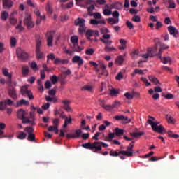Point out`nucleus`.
Listing matches in <instances>:
<instances>
[{
    "mask_svg": "<svg viewBox=\"0 0 179 179\" xmlns=\"http://www.w3.org/2000/svg\"><path fill=\"white\" fill-rule=\"evenodd\" d=\"M50 80L53 85H55L57 82H58V78L57 76H52L50 77Z\"/></svg>",
    "mask_w": 179,
    "mask_h": 179,
    "instance_id": "6e6d98bb",
    "label": "nucleus"
},
{
    "mask_svg": "<svg viewBox=\"0 0 179 179\" xmlns=\"http://www.w3.org/2000/svg\"><path fill=\"white\" fill-rule=\"evenodd\" d=\"M131 120L129 119L128 117H125L124 116L122 122L123 124H129V122H131Z\"/></svg>",
    "mask_w": 179,
    "mask_h": 179,
    "instance_id": "e2e57ef3",
    "label": "nucleus"
},
{
    "mask_svg": "<svg viewBox=\"0 0 179 179\" xmlns=\"http://www.w3.org/2000/svg\"><path fill=\"white\" fill-rule=\"evenodd\" d=\"M71 41L73 43L74 51H76V52H80V51L83 50V47H80L78 44L79 41V37H78V36H71Z\"/></svg>",
    "mask_w": 179,
    "mask_h": 179,
    "instance_id": "6e6552de",
    "label": "nucleus"
},
{
    "mask_svg": "<svg viewBox=\"0 0 179 179\" xmlns=\"http://www.w3.org/2000/svg\"><path fill=\"white\" fill-rule=\"evenodd\" d=\"M21 94H22V96H27L29 100H33V99H34L33 93H31V92L29 90L27 85H24L21 87Z\"/></svg>",
    "mask_w": 179,
    "mask_h": 179,
    "instance_id": "9b49d317",
    "label": "nucleus"
},
{
    "mask_svg": "<svg viewBox=\"0 0 179 179\" xmlns=\"http://www.w3.org/2000/svg\"><path fill=\"white\" fill-rule=\"evenodd\" d=\"M45 89H50V87H51V81L47 80L45 83Z\"/></svg>",
    "mask_w": 179,
    "mask_h": 179,
    "instance_id": "774afa93",
    "label": "nucleus"
},
{
    "mask_svg": "<svg viewBox=\"0 0 179 179\" xmlns=\"http://www.w3.org/2000/svg\"><path fill=\"white\" fill-rule=\"evenodd\" d=\"M7 84L8 85V93L10 96L12 97V99H16L17 98V96L16 95V90L15 88L10 87V85H12V80H9L7 82Z\"/></svg>",
    "mask_w": 179,
    "mask_h": 179,
    "instance_id": "2eb2a0df",
    "label": "nucleus"
},
{
    "mask_svg": "<svg viewBox=\"0 0 179 179\" xmlns=\"http://www.w3.org/2000/svg\"><path fill=\"white\" fill-rule=\"evenodd\" d=\"M134 143H135V141H132L131 143H130V144L127 147V151L134 152Z\"/></svg>",
    "mask_w": 179,
    "mask_h": 179,
    "instance_id": "603ef678",
    "label": "nucleus"
},
{
    "mask_svg": "<svg viewBox=\"0 0 179 179\" xmlns=\"http://www.w3.org/2000/svg\"><path fill=\"white\" fill-rule=\"evenodd\" d=\"M106 8H107V9H117V10H121V9H122V3L116 1L109 6L106 4Z\"/></svg>",
    "mask_w": 179,
    "mask_h": 179,
    "instance_id": "4468645a",
    "label": "nucleus"
},
{
    "mask_svg": "<svg viewBox=\"0 0 179 179\" xmlns=\"http://www.w3.org/2000/svg\"><path fill=\"white\" fill-rule=\"evenodd\" d=\"M29 114L27 110H24L23 109H20L17 112V117L18 120H22L23 124H29V125H36L34 115L33 113H30V117L26 118V115Z\"/></svg>",
    "mask_w": 179,
    "mask_h": 179,
    "instance_id": "f257e3e1",
    "label": "nucleus"
},
{
    "mask_svg": "<svg viewBox=\"0 0 179 179\" xmlns=\"http://www.w3.org/2000/svg\"><path fill=\"white\" fill-rule=\"evenodd\" d=\"M30 72V69H29V66H22V73L23 76H27L29 73Z\"/></svg>",
    "mask_w": 179,
    "mask_h": 179,
    "instance_id": "b1692460",
    "label": "nucleus"
},
{
    "mask_svg": "<svg viewBox=\"0 0 179 179\" xmlns=\"http://www.w3.org/2000/svg\"><path fill=\"white\" fill-rule=\"evenodd\" d=\"M156 45H159L160 49L163 50H167V48H169V46H167V45H164V43H162L160 42L157 43Z\"/></svg>",
    "mask_w": 179,
    "mask_h": 179,
    "instance_id": "c03bdc74",
    "label": "nucleus"
},
{
    "mask_svg": "<svg viewBox=\"0 0 179 179\" xmlns=\"http://www.w3.org/2000/svg\"><path fill=\"white\" fill-rule=\"evenodd\" d=\"M90 36H96V37H99V31L90 30Z\"/></svg>",
    "mask_w": 179,
    "mask_h": 179,
    "instance_id": "69168bd1",
    "label": "nucleus"
},
{
    "mask_svg": "<svg viewBox=\"0 0 179 179\" xmlns=\"http://www.w3.org/2000/svg\"><path fill=\"white\" fill-rule=\"evenodd\" d=\"M9 17V13L6 11H3L1 13V19L3 20V22L6 21V20Z\"/></svg>",
    "mask_w": 179,
    "mask_h": 179,
    "instance_id": "c9c22d12",
    "label": "nucleus"
},
{
    "mask_svg": "<svg viewBox=\"0 0 179 179\" xmlns=\"http://www.w3.org/2000/svg\"><path fill=\"white\" fill-rule=\"evenodd\" d=\"M72 62L78 64V66H82L83 65V59L80 56L76 55L73 57Z\"/></svg>",
    "mask_w": 179,
    "mask_h": 179,
    "instance_id": "a211bd4d",
    "label": "nucleus"
},
{
    "mask_svg": "<svg viewBox=\"0 0 179 179\" xmlns=\"http://www.w3.org/2000/svg\"><path fill=\"white\" fill-rule=\"evenodd\" d=\"M30 103L29 101H26L24 99H21L17 102V107H21V106H29Z\"/></svg>",
    "mask_w": 179,
    "mask_h": 179,
    "instance_id": "bb28decb",
    "label": "nucleus"
},
{
    "mask_svg": "<svg viewBox=\"0 0 179 179\" xmlns=\"http://www.w3.org/2000/svg\"><path fill=\"white\" fill-rule=\"evenodd\" d=\"M148 79H149V80H150V82H152L153 83H155V85H156V86H157L159 85H162V83H160V81H159V80L153 76H148Z\"/></svg>",
    "mask_w": 179,
    "mask_h": 179,
    "instance_id": "5701e85b",
    "label": "nucleus"
},
{
    "mask_svg": "<svg viewBox=\"0 0 179 179\" xmlns=\"http://www.w3.org/2000/svg\"><path fill=\"white\" fill-rule=\"evenodd\" d=\"M62 104H64L63 109L65 110L67 113H72L73 110L71 108L69 104L71 103V101L63 100L62 101Z\"/></svg>",
    "mask_w": 179,
    "mask_h": 179,
    "instance_id": "dca6fc26",
    "label": "nucleus"
},
{
    "mask_svg": "<svg viewBox=\"0 0 179 179\" xmlns=\"http://www.w3.org/2000/svg\"><path fill=\"white\" fill-rule=\"evenodd\" d=\"M120 91L118 90L112 89L110 90V96H118Z\"/></svg>",
    "mask_w": 179,
    "mask_h": 179,
    "instance_id": "ea45409f",
    "label": "nucleus"
},
{
    "mask_svg": "<svg viewBox=\"0 0 179 179\" xmlns=\"http://www.w3.org/2000/svg\"><path fill=\"white\" fill-rule=\"evenodd\" d=\"M155 55H157V47L156 46L148 48L147 54L142 55L141 57L148 59L149 57H155Z\"/></svg>",
    "mask_w": 179,
    "mask_h": 179,
    "instance_id": "1a4fd4ad",
    "label": "nucleus"
},
{
    "mask_svg": "<svg viewBox=\"0 0 179 179\" xmlns=\"http://www.w3.org/2000/svg\"><path fill=\"white\" fill-rule=\"evenodd\" d=\"M90 16H94V19L90 20L91 24H94V26H97V24H106V21L96 20L101 19V14L100 13H90Z\"/></svg>",
    "mask_w": 179,
    "mask_h": 179,
    "instance_id": "20e7f679",
    "label": "nucleus"
},
{
    "mask_svg": "<svg viewBox=\"0 0 179 179\" xmlns=\"http://www.w3.org/2000/svg\"><path fill=\"white\" fill-rule=\"evenodd\" d=\"M85 125H86V121L85 120H82L81 122V128L83 129H89L90 128V127L87 126V127H85Z\"/></svg>",
    "mask_w": 179,
    "mask_h": 179,
    "instance_id": "052dcab7",
    "label": "nucleus"
},
{
    "mask_svg": "<svg viewBox=\"0 0 179 179\" xmlns=\"http://www.w3.org/2000/svg\"><path fill=\"white\" fill-rule=\"evenodd\" d=\"M36 139V136H34V134H28V141H30L31 142H34Z\"/></svg>",
    "mask_w": 179,
    "mask_h": 179,
    "instance_id": "5fc2aeb1",
    "label": "nucleus"
},
{
    "mask_svg": "<svg viewBox=\"0 0 179 179\" xmlns=\"http://www.w3.org/2000/svg\"><path fill=\"white\" fill-rule=\"evenodd\" d=\"M148 122L149 125H151V128L154 132H157V134H161L162 135H164V134H166L167 131H166V129L163 125L160 124L159 126H157L156 123H153V120L149 119L148 120Z\"/></svg>",
    "mask_w": 179,
    "mask_h": 179,
    "instance_id": "7ed1b4c3",
    "label": "nucleus"
},
{
    "mask_svg": "<svg viewBox=\"0 0 179 179\" xmlns=\"http://www.w3.org/2000/svg\"><path fill=\"white\" fill-rule=\"evenodd\" d=\"M55 55H54V53H50L47 55V63L48 64L50 59L51 61H55Z\"/></svg>",
    "mask_w": 179,
    "mask_h": 179,
    "instance_id": "4c0bfd02",
    "label": "nucleus"
},
{
    "mask_svg": "<svg viewBox=\"0 0 179 179\" xmlns=\"http://www.w3.org/2000/svg\"><path fill=\"white\" fill-rule=\"evenodd\" d=\"M124 96L126 97V99H127L128 100H132V99H134V94H130L129 92H126L124 94Z\"/></svg>",
    "mask_w": 179,
    "mask_h": 179,
    "instance_id": "13d9d810",
    "label": "nucleus"
},
{
    "mask_svg": "<svg viewBox=\"0 0 179 179\" xmlns=\"http://www.w3.org/2000/svg\"><path fill=\"white\" fill-rule=\"evenodd\" d=\"M105 51L106 52H112V51H117V49H115L114 47H110L108 45H106Z\"/></svg>",
    "mask_w": 179,
    "mask_h": 179,
    "instance_id": "e433bc0d",
    "label": "nucleus"
},
{
    "mask_svg": "<svg viewBox=\"0 0 179 179\" xmlns=\"http://www.w3.org/2000/svg\"><path fill=\"white\" fill-rule=\"evenodd\" d=\"M15 29L17 30H19V31H23V30H24V27H23V26H22V20H20L19 22V24L15 27Z\"/></svg>",
    "mask_w": 179,
    "mask_h": 179,
    "instance_id": "3c124183",
    "label": "nucleus"
},
{
    "mask_svg": "<svg viewBox=\"0 0 179 179\" xmlns=\"http://www.w3.org/2000/svg\"><path fill=\"white\" fill-rule=\"evenodd\" d=\"M115 135L116 136H121L122 135H124V129H120L118 127L115 129Z\"/></svg>",
    "mask_w": 179,
    "mask_h": 179,
    "instance_id": "2f4dec72",
    "label": "nucleus"
},
{
    "mask_svg": "<svg viewBox=\"0 0 179 179\" xmlns=\"http://www.w3.org/2000/svg\"><path fill=\"white\" fill-rule=\"evenodd\" d=\"M34 13L37 16L36 24H40V23H41V20H44L45 19V15H41L38 9H35L34 10Z\"/></svg>",
    "mask_w": 179,
    "mask_h": 179,
    "instance_id": "f3484780",
    "label": "nucleus"
},
{
    "mask_svg": "<svg viewBox=\"0 0 179 179\" xmlns=\"http://www.w3.org/2000/svg\"><path fill=\"white\" fill-rule=\"evenodd\" d=\"M115 64L117 65H122L124 64V57L122 55H120L115 59Z\"/></svg>",
    "mask_w": 179,
    "mask_h": 179,
    "instance_id": "7c9ffc66",
    "label": "nucleus"
},
{
    "mask_svg": "<svg viewBox=\"0 0 179 179\" xmlns=\"http://www.w3.org/2000/svg\"><path fill=\"white\" fill-rule=\"evenodd\" d=\"M111 15L115 19H119L118 17H120V13L117 10L114 11Z\"/></svg>",
    "mask_w": 179,
    "mask_h": 179,
    "instance_id": "680f3d73",
    "label": "nucleus"
},
{
    "mask_svg": "<svg viewBox=\"0 0 179 179\" xmlns=\"http://www.w3.org/2000/svg\"><path fill=\"white\" fill-rule=\"evenodd\" d=\"M54 34H55V31H48L45 34L47 38V44L48 47H52V41L54 40Z\"/></svg>",
    "mask_w": 179,
    "mask_h": 179,
    "instance_id": "f8f14e48",
    "label": "nucleus"
},
{
    "mask_svg": "<svg viewBox=\"0 0 179 179\" xmlns=\"http://www.w3.org/2000/svg\"><path fill=\"white\" fill-rule=\"evenodd\" d=\"M159 59L162 61V64H170V62H171V57H162Z\"/></svg>",
    "mask_w": 179,
    "mask_h": 179,
    "instance_id": "c85d7f7f",
    "label": "nucleus"
},
{
    "mask_svg": "<svg viewBox=\"0 0 179 179\" xmlns=\"http://www.w3.org/2000/svg\"><path fill=\"white\" fill-rule=\"evenodd\" d=\"M24 131H25V132H27L28 135H30L31 134H33V132H34V128L31 127H25L24 129Z\"/></svg>",
    "mask_w": 179,
    "mask_h": 179,
    "instance_id": "a19ab883",
    "label": "nucleus"
},
{
    "mask_svg": "<svg viewBox=\"0 0 179 179\" xmlns=\"http://www.w3.org/2000/svg\"><path fill=\"white\" fill-rule=\"evenodd\" d=\"M2 73L4 76L8 78L9 80H12V74L9 73V70L8 69V68H3Z\"/></svg>",
    "mask_w": 179,
    "mask_h": 179,
    "instance_id": "4be33fe9",
    "label": "nucleus"
},
{
    "mask_svg": "<svg viewBox=\"0 0 179 179\" xmlns=\"http://www.w3.org/2000/svg\"><path fill=\"white\" fill-rule=\"evenodd\" d=\"M9 20H10V24H13V26H15V24L17 23V20L15 17H10Z\"/></svg>",
    "mask_w": 179,
    "mask_h": 179,
    "instance_id": "0e129e2a",
    "label": "nucleus"
},
{
    "mask_svg": "<svg viewBox=\"0 0 179 179\" xmlns=\"http://www.w3.org/2000/svg\"><path fill=\"white\" fill-rule=\"evenodd\" d=\"M101 41L103 43V44H106V45H111V44H113V41L108 39L101 38Z\"/></svg>",
    "mask_w": 179,
    "mask_h": 179,
    "instance_id": "09e8293b",
    "label": "nucleus"
},
{
    "mask_svg": "<svg viewBox=\"0 0 179 179\" xmlns=\"http://www.w3.org/2000/svg\"><path fill=\"white\" fill-rule=\"evenodd\" d=\"M31 68L33 71H38V66H37V63L36 62H32L31 63Z\"/></svg>",
    "mask_w": 179,
    "mask_h": 179,
    "instance_id": "de8ad7c7",
    "label": "nucleus"
},
{
    "mask_svg": "<svg viewBox=\"0 0 179 179\" xmlns=\"http://www.w3.org/2000/svg\"><path fill=\"white\" fill-rule=\"evenodd\" d=\"M162 97H165L167 100H171V99H174V95L170 93L167 94L162 93Z\"/></svg>",
    "mask_w": 179,
    "mask_h": 179,
    "instance_id": "79ce46f5",
    "label": "nucleus"
},
{
    "mask_svg": "<svg viewBox=\"0 0 179 179\" xmlns=\"http://www.w3.org/2000/svg\"><path fill=\"white\" fill-rule=\"evenodd\" d=\"M75 132H76V135L72 134L70 136V138H80V136H82V130L78 129V130H76Z\"/></svg>",
    "mask_w": 179,
    "mask_h": 179,
    "instance_id": "72a5a7b5",
    "label": "nucleus"
},
{
    "mask_svg": "<svg viewBox=\"0 0 179 179\" xmlns=\"http://www.w3.org/2000/svg\"><path fill=\"white\" fill-rule=\"evenodd\" d=\"M36 53L37 59H43L45 55L44 52L41 51V37L40 36H36Z\"/></svg>",
    "mask_w": 179,
    "mask_h": 179,
    "instance_id": "f03ea898",
    "label": "nucleus"
},
{
    "mask_svg": "<svg viewBox=\"0 0 179 179\" xmlns=\"http://www.w3.org/2000/svg\"><path fill=\"white\" fill-rule=\"evenodd\" d=\"M16 43H17L16 38L11 37L10 38V45H11V47H16Z\"/></svg>",
    "mask_w": 179,
    "mask_h": 179,
    "instance_id": "864d4df0",
    "label": "nucleus"
},
{
    "mask_svg": "<svg viewBox=\"0 0 179 179\" xmlns=\"http://www.w3.org/2000/svg\"><path fill=\"white\" fill-rule=\"evenodd\" d=\"M115 133H109L108 136L106 137V141H108V142H111V141H113V138H115Z\"/></svg>",
    "mask_w": 179,
    "mask_h": 179,
    "instance_id": "a18cd8bd",
    "label": "nucleus"
},
{
    "mask_svg": "<svg viewBox=\"0 0 179 179\" xmlns=\"http://www.w3.org/2000/svg\"><path fill=\"white\" fill-rule=\"evenodd\" d=\"M103 13L105 16H110L113 13V11L110 8H106L103 9Z\"/></svg>",
    "mask_w": 179,
    "mask_h": 179,
    "instance_id": "37998d69",
    "label": "nucleus"
},
{
    "mask_svg": "<svg viewBox=\"0 0 179 179\" xmlns=\"http://www.w3.org/2000/svg\"><path fill=\"white\" fill-rule=\"evenodd\" d=\"M75 26H79L78 33L83 34L86 31V27L85 26V20L83 18H78L74 21Z\"/></svg>",
    "mask_w": 179,
    "mask_h": 179,
    "instance_id": "423d86ee",
    "label": "nucleus"
},
{
    "mask_svg": "<svg viewBox=\"0 0 179 179\" xmlns=\"http://www.w3.org/2000/svg\"><path fill=\"white\" fill-rule=\"evenodd\" d=\"M68 124H72V118L71 116L69 117H66L64 120V124H63V128H66L68 127Z\"/></svg>",
    "mask_w": 179,
    "mask_h": 179,
    "instance_id": "f704fd0d",
    "label": "nucleus"
},
{
    "mask_svg": "<svg viewBox=\"0 0 179 179\" xmlns=\"http://www.w3.org/2000/svg\"><path fill=\"white\" fill-rule=\"evenodd\" d=\"M101 106L103 107V108L106 110V111H111L112 110L114 109V108L113 107V105L102 104Z\"/></svg>",
    "mask_w": 179,
    "mask_h": 179,
    "instance_id": "58836bf2",
    "label": "nucleus"
},
{
    "mask_svg": "<svg viewBox=\"0 0 179 179\" xmlns=\"http://www.w3.org/2000/svg\"><path fill=\"white\" fill-rule=\"evenodd\" d=\"M131 20L133 22H135L136 23H139V22H141V17H139L138 15H134Z\"/></svg>",
    "mask_w": 179,
    "mask_h": 179,
    "instance_id": "4d7b16f0",
    "label": "nucleus"
},
{
    "mask_svg": "<svg viewBox=\"0 0 179 179\" xmlns=\"http://www.w3.org/2000/svg\"><path fill=\"white\" fill-rule=\"evenodd\" d=\"M90 65H92V66H94L96 72H99V71H100V69H99V64H97V63L91 61Z\"/></svg>",
    "mask_w": 179,
    "mask_h": 179,
    "instance_id": "49530a36",
    "label": "nucleus"
},
{
    "mask_svg": "<svg viewBox=\"0 0 179 179\" xmlns=\"http://www.w3.org/2000/svg\"><path fill=\"white\" fill-rule=\"evenodd\" d=\"M16 54L17 58H19V59L21 61H27V59L30 58L29 53H27V52H26L24 50L22 49V48H17Z\"/></svg>",
    "mask_w": 179,
    "mask_h": 179,
    "instance_id": "39448f33",
    "label": "nucleus"
},
{
    "mask_svg": "<svg viewBox=\"0 0 179 179\" xmlns=\"http://www.w3.org/2000/svg\"><path fill=\"white\" fill-rule=\"evenodd\" d=\"M3 6L7 8V9H10L13 6V1L12 0H3Z\"/></svg>",
    "mask_w": 179,
    "mask_h": 179,
    "instance_id": "412c9836",
    "label": "nucleus"
},
{
    "mask_svg": "<svg viewBox=\"0 0 179 179\" xmlns=\"http://www.w3.org/2000/svg\"><path fill=\"white\" fill-rule=\"evenodd\" d=\"M108 23H109V24H117L120 23V18H114V17L108 18Z\"/></svg>",
    "mask_w": 179,
    "mask_h": 179,
    "instance_id": "cd10ccee",
    "label": "nucleus"
},
{
    "mask_svg": "<svg viewBox=\"0 0 179 179\" xmlns=\"http://www.w3.org/2000/svg\"><path fill=\"white\" fill-rule=\"evenodd\" d=\"M27 136V134L23 131H20L19 135L17 136L18 139H25Z\"/></svg>",
    "mask_w": 179,
    "mask_h": 179,
    "instance_id": "8fccbe9b",
    "label": "nucleus"
},
{
    "mask_svg": "<svg viewBox=\"0 0 179 179\" xmlns=\"http://www.w3.org/2000/svg\"><path fill=\"white\" fill-rule=\"evenodd\" d=\"M90 149L92 152L95 153H100L101 151V145H100V141H96L92 144H90Z\"/></svg>",
    "mask_w": 179,
    "mask_h": 179,
    "instance_id": "ddd939ff",
    "label": "nucleus"
},
{
    "mask_svg": "<svg viewBox=\"0 0 179 179\" xmlns=\"http://www.w3.org/2000/svg\"><path fill=\"white\" fill-rule=\"evenodd\" d=\"M76 5L87 9L88 13H90V0H76Z\"/></svg>",
    "mask_w": 179,
    "mask_h": 179,
    "instance_id": "9d476101",
    "label": "nucleus"
},
{
    "mask_svg": "<svg viewBox=\"0 0 179 179\" xmlns=\"http://www.w3.org/2000/svg\"><path fill=\"white\" fill-rule=\"evenodd\" d=\"M131 136H134V138H141L143 135H145V132L140 131V132H132L130 133Z\"/></svg>",
    "mask_w": 179,
    "mask_h": 179,
    "instance_id": "c756f323",
    "label": "nucleus"
},
{
    "mask_svg": "<svg viewBox=\"0 0 179 179\" xmlns=\"http://www.w3.org/2000/svg\"><path fill=\"white\" fill-rule=\"evenodd\" d=\"M53 64L55 65H58V64L64 65V64H68V61H66L65 59H61L56 58L55 59V61L53 62Z\"/></svg>",
    "mask_w": 179,
    "mask_h": 179,
    "instance_id": "a878e982",
    "label": "nucleus"
},
{
    "mask_svg": "<svg viewBox=\"0 0 179 179\" xmlns=\"http://www.w3.org/2000/svg\"><path fill=\"white\" fill-rule=\"evenodd\" d=\"M126 24L129 29H134V24H132V22H131L129 21H127Z\"/></svg>",
    "mask_w": 179,
    "mask_h": 179,
    "instance_id": "338daca9",
    "label": "nucleus"
},
{
    "mask_svg": "<svg viewBox=\"0 0 179 179\" xmlns=\"http://www.w3.org/2000/svg\"><path fill=\"white\" fill-rule=\"evenodd\" d=\"M24 24L30 30V29H33L34 27V22L33 18L31 17V14H26L24 18Z\"/></svg>",
    "mask_w": 179,
    "mask_h": 179,
    "instance_id": "0eeeda50",
    "label": "nucleus"
},
{
    "mask_svg": "<svg viewBox=\"0 0 179 179\" xmlns=\"http://www.w3.org/2000/svg\"><path fill=\"white\" fill-rule=\"evenodd\" d=\"M119 153L120 155H124V156H127V157H132V156H134V152L128 150H120Z\"/></svg>",
    "mask_w": 179,
    "mask_h": 179,
    "instance_id": "393cba45",
    "label": "nucleus"
},
{
    "mask_svg": "<svg viewBox=\"0 0 179 179\" xmlns=\"http://www.w3.org/2000/svg\"><path fill=\"white\" fill-rule=\"evenodd\" d=\"M116 80H121V79H124V75L122 72H119L115 77Z\"/></svg>",
    "mask_w": 179,
    "mask_h": 179,
    "instance_id": "bf43d9fd",
    "label": "nucleus"
},
{
    "mask_svg": "<svg viewBox=\"0 0 179 179\" xmlns=\"http://www.w3.org/2000/svg\"><path fill=\"white\" fill-rule=\"evenodd\" d=\"M48 129L49 132H55V134H58V132H59L58 126H50Z\"/></svg>",
    "mask_w": 179,
    "mask_h": 179,
    "instance_id": "473e14b6",
    "label": "nucleus"
},
{
    "mask_svg": "<svg viewBox=\"0 0 179 179\" xmlns=\"http://www.w3.org/2000/svg\"><path fill=\"white\" fill-rule=\"evenodd\" d=\"M100 68L102 71L101 73L99 74V78H101V76H108V71H107V69L106 67V65L104 64H100Z\"/></svg>",
    "mask_w": 179,
    "mask_h": 179,
    "instance_id": "aec40b11",
    "label": "nucleus"
},
{
    "mask_svg": "<svg viewBox=\"0 0 179 179\" xmlns=\"http://www.w3.org/2000/svg\"><path fill=\"white\" fill-rule=\"evenodd\" d=\"M168 30H169V34H171V36H173V37H175V38H177V36H178V30H177V29H176V27H174L173 26L168 27Z\"/></svg>",
    "mask_w": 179,
    "mask_h": 179,
    "instance_id": "6ab92c4d",
    "label": "nucleus"
}]
</instances>
